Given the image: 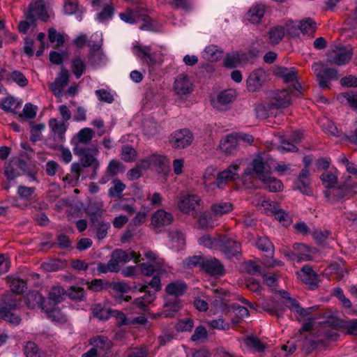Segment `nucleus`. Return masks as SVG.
Returning a JSON list of instances; mask_svg holds the SVG:
<instances>
[{
  "instance_id": "1",
  "label": "nucleus",
  "mask_w": 357,
  "mask_h": 357,
  "mask_svg": "<svg viewBox=\"0 0 357 357\" xmlns=\"http://www.w3.org/2000/svg\"><path fill=\"white\" fill-rule=\"evenodd\" d=\"M271 174L268 165L261 156L255 158L241 176V181L247 188H254V181L257 178L260 181L266 179Z\"/></svg>"
},
{
  "instance_id": "2",
  "label": "nucleus",
  "mask_w": 357,
  "mask_h": 357,
  "mask_svg": "<svg viewBox=\"0 0 357 357\" xmlns=\"http://www.w3.org/2000/svg\"><path fill=\"white\" fill-rule=\"evenodd\" d=\"M71 144L75 145L73 149V152L75 155L79 156L81 162V165L75 162L71 165V173L73 174V178L70 180L68 179V184H71L74 186L79 180L82 172V167L84 168L91 167L95 165L96 168H99L100 162L93 155L88 152L87 149L79 147L77 144L76 139L73 138L71 139Z\"/></svg>"
},
{
  "instance_id": "3",
  "label": "nucleus",
  "mask_w": 357,
  "mask_h": 357,
  "mask_svg": "<svg viewBox=\"0 0 357 357\" xmlns=\"http://www.w3.org/2000/svg\"><path fill=\"white\" fill-rule=\"evenodd\" d=\"M20 299L17 296L8 294L0 305V318L14 325L21 322V317L15 310L20 305Z\"/></svg>"
},
{
  "instance_id": "4",
  "label": "nucleus",
  "mask_w": 357,
  "mask_h": 357,
  "mask_svg": "<svg viewBox=\"0 0 357 357\" xmlns=\"http://www.w3.org/2000/svg\"><path fill=\"white\" fill-rule=\"evenodd\" d=\"M177 206L183 213L196 218L203 209V202L198 195H183L180 196Z\"/></svg>"
},
{
  "instance_id": "5",
  "label": "nucleus",
  "mask_w": 357,
  "mask_h": 357,
  "mask_svg": "<svg viewBox=\"0 0 357 357\" xmlns=\"http://www.w3.org/2000/svg\"><path fill=\"white\" fill-rule=\"evenodd\" d=\"M316 75L319 86L322 89L330 88L331 81L339 78L337 70L333 68H326L321 62H316L312 66Z\"/></svg>"
},
{
  "instance_id": "6",
  "label": "nucleus",
  "mask_w": 357,
  "mask_h": 357,
  "mask_svg": "<svg viewBox=\"0 0 357 357\" xmlns=\"http://www.w3.org/2000/svg\"><path fill=\"white\" fill-rule=\"evenodd\" d=\"M351 45H339L327 54L326 62L330 64L343 66L348 63L352 58Z\"/></svg>"
},
{
  "instance_id": "7",
  "label": "nucleus",
  "mask_w": 357,
  "mask_h": 357,
  "mask_svg": "<svg viewBox=\"0 0 357 357\" xmlns=\"http://www.w3.org/2000/svg\"><path fill=\"white\" fill-rule=\"evenodd\" d=\"M217 249L229 259L233 257L238 259L241 255V243L226 235L219 236Z\"/></svg>"
},
{
  "instance_id": "8",
  "label": "nucleus",
  "mask_w": 357,
  "mask_h": 357,
  "mask_svg": "<svg viewBox=\"0 0 357 357\" xmlns=\"http://www.w3.org/2000/svg\"><path fill=\"white\" fill-rule=\"evenodd\" d=\"M243 161L236 160L234 162L227 167L226 169L219 172L217 175L215 181L212 184L218 188L222 189L229 181H241V176L237 173Z\"/></svg>"
},
{
  "instance_id": "9",
  "label": "nucleus",
  "mask_w": 357,
  "mask_h": 357,
  "mask_svg": "<svg viewBox=\"0 0 357 357\" xmlns=\"http://www.w3.org/2000/svg\"><path fill=\"white\" fill-rule=\"evenodd\" d=\"M36 15L43 22H47L49 20V15L43 0H36L34 3H31L24 12L26 19L34 26L36 25Z\"/></svg>"
},
{
  "instance_id": "10",
  "label": "nucleus",
  "mask_w": 357,
  "mask_h": 357,
  "mask_svg": "<svg viewBox=\"0 0 357 357\" xmlns=\"http://www.w3.org/2000/svg\"><path fill=\"white\" fill-rule=\"evenodd\" d=\"M193 139V135L188 128L175 130L169 138V142L174 149H185L190 146Z\"/></svg>"
},
{
  "instance_id": "11",
  "label": "nucleus",
  "mask_w": 357,
  "mask_h": 357,
  "mask_svg": "<svg viewBox=\"0 0 357 357\" xmlns=\"http://www.w3.org/2000/svg\"><path fill=\"white\" fill-rule=\"evenodd\" d=\"M25 303L28 307L33 309L36 307H39L45 312L50 313L51 316L54 317L59 314L58 310H52V305L47 306V299L43 298V296L38 292L29 293L26 296Z\"/></svg>"
},
{
  "instance_id": "12",
  "label": "nucleus",
  "mask_w": 357,
  "mask_h": 357,
  "mask_svg": "<svg viewBox=\"0 0 357 357\" xmlns=\"http://www.w3.org/2000/svg\"><path fill=\"white\" fill-rule=\"evenodd\" d=\"M291 96L287 89L275 91L271 93L269 102L273 108H285L291 105Z\"/></svg>"
},
{
  "instance_id": "13",
  "label": "nucleus",
  "mask_w": 357,
  "mask_h": 357,
  "mask_svg": "<svg viewBox=\"0 0 357 357\" xmlns=\"http://www.w3.org/2000/svg\"><path fill=\"white\" fill-rule=\"evenodd\" d=\"M202 271L211 276L222 277L226 271L223 264L215 257H206Z\"/></svg>"
},
{
  "instance_id": "14",
  "label": "nucleus",
  "mask_w": 357,
  "mask_h": 357,
  "mask_svg": "<svg viewBox=\"0 0 357 357\" xmlns=\"http://www.w3.org/2000/svg\"><path fill=\"white\" fill-rule=\"evenodd\" d=\"M299 276L310 290L312 291L318 288L319 276L311 266H304L301 270Z\"/></svg>"
},
{
  "instance_id": "15",
  "label": "nucleus",
  "mask_w": 357,
  "mask_h": 357,
  "mask_svg": "<svg viewBox=\"0 0 357 357\" xmlns=\"http://www.w3.org/2000/svg\"><path fill=\"white\" fill-rule=\"evenodd\" d=\"M67 86V69L63 67L54 82L51 84L50 89L54 95L58 98V101L61 102V98L64 93V89Z\"/></svg>"
},
{
  "instance_id": "16",
  "label": "nucleus",
  "mask_w": 357,
  "mask_h": 357,
  "mask_svg": "<svg viewBox=\"0 0 357 357\" xmlns=\"http://www.w3.org/2000/svg\"><path fill=\"white\" fill-rule=\"evenodd\" d=\"M265 80V72L261 68L255 70L246 80L248 91L255 92L259 90L264 85Z\"/></svg>"
},
{
  "instance_id": "17",
  "label": "nucleus",
  "mask_w": 357,
  "mask_h": 357,
  "mask_svg": "<svg viewBox=\"0 0 357 357\" xmlns=\"http://www.w3.org/2000/svg\"><path fill=\"white\" fill-rule=\"evenodd\" d=\"M174 221L172 213L164 209L157 210L151 217V225L154 227H162L171 225Z\"/></svg>"
},
{
  "instance_id": "18",
  "label": "nucleus",
  "mask_w": 357,
  "mask_h": 357,
  "mask_svg": "<svg viewBox=\"0 0 357 357\" xmlns=\"http://www.w3.org/2000/svg\"><path fill=\"white\" fill-rule=\"evenodd\" d=\"M297 344L306 354H309L322 344V342L316 340L314 335L310 334L305 337L300 335V337L297 340Z\"/></svg>"
},
{
  "instance_id": "19",
  "label": "nucleus",
  "mask_w": 357,
  "mask_h": 357,
  "mask_svg": "<svg viewBox=\"0 0 357 357\" xmlns=\"http://www.w3.org/2000/svg\"><path fill=\"white\" fill-rule=\"evenodd\" d=\"M181 299L177 298H165L162 315L165 317L173 318L181 309Z\"/></svg>"
},
{
  "instance_id": "20",
  "label": "nucleus",
  "mask_w": 357,
  "mask_h": 357,
  "mask_svg": "<svg viewBox=\"0 0 357 357\" xmlns=\"http://www.w3.org/2000/svg\"><path fill=\"white\" fill-rule=\"evenodd\" d=\"M235 91L232 89H227L221 91L213 102V107L218 110H225L226 107L232 102L235 99Z\"/></svg>"
},
{
  "instance_id": "21",
  "label": "nucleus",
  "mask_w": 357,
  "mask_h": 357,
  "mask_svg": "<svg viewBox=\"0 0 357 357\" xmlns=\"http://www.w3.org/2000/svg\"><path fill=\"white\" fill-rule=\"evenodd\" d=\"M220 149L226 155H234L238 149V139L233 135H227L220 143Z\"/></svg>"
},
{
  "instance_id": "22",
  "label": "nucleus",
  "mask_w": 357,
  "mask_h": 357,
  "mask_svg": "<svg viewBox=\"0 0 357 357\" xmlns=\"http://www.w3.org/2000/svg\"><path fill=\"white\" fill-rule=\"evenodd\" d=\"M248 57L247 53L241 52H229L226 54L224 66L229 68H234L240 65L242 62H247Z\"/></svg>"
},
{
  "instance_id": "23",
  "label": "nucleus",
  "mask_w": 357,
  "mask_h": 357,
  "mask_svg": "<svg viewBox=\"0 0 357 357\" xmlns=\"http://www.w3.org/2000/svg\"><path fill=\"white\" fill-rule=\"evenodd\" d=\"M174 89L176 93L186 95L192 91V84L187 75L181 74L176 78Z\"/></svg>"
},
{
  "instance_id": "24",
  "label": "nucleus",
  "mask_w": 357,
  "mask_h": 357,
  "mask_svg": "<svg viewBox=\"0 0 357 357\" xmlns=\"http://www.w3.org/2000/svg\"><path fill=\"white\" fill-rule=\"evenodd\" d=\"M266 12V6L261 3H255L247 12L246 19L251 23H259Z\"/></svg>"
},
{
  "instance_id": "25",
  "label": "nucleus",
  "mask_w": 357,
  "mask_h": 357,
  "mask_svg": "<svg viewBox=\"0 0 357 357\" xmlns=\"http://www.w3.org/2000/svg\"><path fill=\"white\" fill-rule=\"evenodd\" d=\"M49 126L54 134V138L59 142H63L66 130L65 123L56 119H51L49 120Z\"/></svg>"
},
{
  "instance_id": "26",
  "label": "nucleus",
  "mask_w": 357,
  "mask_h": 357,
  "mask_svg": "<svg viewBox=\"0 0 357 357\" xmlns=\"http://www.w3.org/2000/svg\"><path fill=\"white\" fill-rule=\"evenodd\" d=\"M151 168L158 174H167L169 170V162L166 157L158 154L151 155Z\"/></svg>"
},
{
  "instance_id": "27",
  "label": "nucleus",
  "mask_w": 357,
  "mask_h": 357,
  "mask_svg": "<svg viewBox=\"0 0 357 357\" xmlns=\"http://www.w3.org/2000/svg\"><path fill=\"white\" fill-rule=\"evenodd\" d=\"M66 294V290L59 285L53 286L49 292L47 301V306H52V310H56L54 305L62 301Z\"/></svg>"
},
{
  "instance_id": "28",
  "label": "nucleus",
  "mask_w": 357,
  "mask_h": 357,
  "mask_svg": "<svg viewBox=\"0 0 357 357\" xmlns=\"http://www.w3.org/2000/svg\"><path fill=\"white\" fill-rule=\"evenodd\" d=\"M165 290L169 296H173L174 298H178L179 296H183L187 291L188 285L185 282L178 280L168 284Z\"/></svg>"
},
{
  "instance_id": "29",
  "label": "nucleus",
  "mask_w": 357,
  "mask_h": 357,
  "mask_svg": "<svg viewBox=\"0 0 357 357\" xmlns=\"http://www.w3.org/2000/svg\"><path fill=\"white\" fill-rule=\"evenodd\" d=\"M91 222V227L96 230L97 238L99 240L105 238L107 236V230L110 227V223L104 221L103 218L95 219Z\"/></svg>"
},
{
  "instance_id": "30",
  "label": "nucleus",
  "mask_w": 357,
  "mask_h": 357,
  "mask_svg": "<svg viewBox=\"0 0 357 357\" xmlns=\"http://www.w3.org/2000/svg\"><path fill=\"white\" fill-rule=\"evenodd\" d=\"M270 210L273 215L275 216L280 222L287 226L289 224V215L284 210L281 209L276 202H271L268 204Z\"/></svg>"
},
{
  "instance_id": "31",
  "label": "nucleus",
  "mask_w": 357,
  "mask_h": 357,
  "mask_svg": "<svg viewBox=\"0 0 357 357\" xmlns=\"http://www.w3.org/2000/svg\"><path fill=\"white\" fill-rule=\"evenodd\" d=\"M113 262L114 266H116V271L120 270V264H124L130 261L129 254L121 249H116L112 253L110 259Z\"/></svg>"
},
{
  "instance_id": "32",
  "label": "nucleus",
  "mask_w": 357,
  "mask_h": 357,
  "mask_svg": "<svg viewBox=\"0 0 357 357\" xmlns=\"http://www.w3.org/2000/svg\"><path fill=\"white\" fill-rule=\"evenodd\" d=\"M7 282L9 284L10 290L13 293L20 294L26 289V283L25 281L19 278H13L12 276L6 277Z\"/></svg>"
},
{
  "instance_id": "33",
  "label": "nucleus",
  "mask_w": 357,
  "mask_h": 357,
  "mask_svg": "<svg viewBox=\"0 0 357 357\" xmlns=\"http://www.w3.org/2000/svg\"><path fill=\"white\" fill-rule=\"evenodd\" d=\"M23 351L26 357H46V354L31 341L25 343Z\"/></svg>"
},
{
  "instance_id": "34",
  "label": "nucleus",
  "mask_w": 357,
  "mask_h": 357,
  "mask_svg": "<svg viewBox=\"0 0 357 357\" xmlns=\"http://www.w3.org/2000/svg\"><path fill=\"white\" fill-rule=\"evenodd\" d=\"M298 28L303 34L313 36L317 29V23L312 18L307 17L299 22Z\"/></svg>"
},
{
  "instance_id": "35",
  "label": "nucleus",
  "mask_w": 357,
  "mask_h": 357,
  "mask_svg": "<svg viewBox=\"0 0 357 357\" xmlns=\"http://www.w3.org/2000/svg\"><path fill=\"white\" fill-rule=\"evenodd\" d=\"M90 344L93 346V348H96L97 351L102 350L103 351H107L112 347L111 341L104 336H98L91 338L90 340Z\"/></svg>"
},
{
  "instance_id": "36",
  "label": "nucleus",
  "mask_w": 357,
  "mask_h": 357,
  "mask_svg": "<svg viewBox=\"0 0 357 357\" xmlns=\"http://www.w3.org/2000/svg\"><path fill=\"white\" fill-rule=\"evenodd\" d=\"M233 210V205L228 202H218L211 206V211L214 215L221 216Z\"/></svg>"
},
{
  "instance_id": "37",
  "label": "nucleus",
  "mask_w": 357,
  "mask_h": 357,
  "mask_svg": "<svg viewBox=\"0 0 357 357\" xmlns=\"http://www.w3.org/2000/svg\"><path fill=\"white\" fill-rule=\"evenodd\" d=\"M223 52L216 45H209L204 50V57L210 61H216L222 56Z\"/></svg>"
},
{
  "instance_id": "38",
  "label": "nucleus",
  "mask_w": 357,
  "mask_h": 357,
  "mask_svg": "<svg viewBox=\"0 0 357 357\" xmlns=\"http://www.w3.org/2000/svg\"><path fill=\"white\" fill-rule=\"evenodd\" d=\"M265 185V188L268 190L270 192H279L283 188L282 181L271 174L268 175L266 179L261 181Z\"/></svg>"
},
{
  "instance_id": "39",
  "label": "nucleus",
  "mask_w": 357,
  "mask_h": 357,
  "mask_svg": "<svg viewBox=\"0 0 357 357\" xmlns=\"http://www.w3.org/2000/svg\"><path fill=\"white\" fill-rule=\"evenodd\" d=\"M89 214L90 220L102 218L104 212L103 203L102 202H94L89 206Z\"/></svg>"
},
{
  "instance_id": "40",
  "label": "nucleus",
  "mask_w": 357,
  "mask_h": 357,
  "mask_svg": "<svg viewBox=\"0 0 357 357\" xmlns=\"http://www.w3.org/2000/svg\"><path fill=\"white\" fill-rule=\"evenodd\" d=\"M284 29L282 26L271 28L268 31L270 43L278 44L284 36Z\"/></svg>"
},
{
  "instance_id": "41",
  "label": "nucleus",
  "mask_w": 357,
  "mask_h": 357,
  "mask_svg": "<svg viewBox=\"0 0 357 357\" xmlns=\"http://www.w3.org/2000/svg\"><path fill=\"white\" fill-rule=\"evenodd\" d=\"M277 75L282 77L285 83L294 82L297 79V73L294 68H281L278 70Z\"/></svg>"
},
{
  "instance_id": "42",
  "label": "nucleus",
  "mask_w": 357,
  "mask_h": 357,
  "mask_svg": "<svg viewBox=\"0 0 357 357\" xmlns=\"http://www.w3.org/2000/svg\"><path fill=\"white\" fill-rule=\"evenodd\" d=\"M68 15H74L77 21H81L84 8L79 6L77 0H68Z\"/></svg>"
},
{
  "instance_id": "43",
  "label": "nucleus",
  "mask_w": 357,
  "mask_h": 357,
  "mask_svg": "<svg viewBox=\"0 0 357 357\" xmlns=\"http://www.w3.org/2000/svg\"><path fill=\"white\" fill-rule=\"evenodd\" d=\"M256 245L259 250L267 252L269 255L273 256L274 252V246L268 237H259L256 243Z\"/></svg>"
},
{
  "instance_id": "44",
  "label": "nucleus",
  "mask_w": 357,
  "mask_h": 357,
  "mask_svg": "<svg viewBox=\"0 0 357 357\" xmlns=\"http://www.w3.org/2000/svg\"><path fill=\"white\" fill-rule=\"evenodd\" d=\"M71 70L75 77L79 78L85 72L86 64L79 56H77L72 61Z\"/></svg>"
},
{
  "instance_id": "45",
  "label": "nucleus",
  "mask_w": 357,
  "mask_h": 357,
  "mask_svg": "<svg viewBox=\"0 0 357 357\" xmlns=\"http://www.w3.org/2000/svg\"><path fill=\"white\" fill-rule=\"evenodd\" d=\"M17 107H20L19 103H17L15 99L11 96L6 97L0 102V108L6 112L17 114L15 109Z\"/></svg>"
},
{
  "instance_id": "46",
  "label": "nucleus",
  "mask_w": 357,
  "mask_h": 357,
  "mask_svg": "<svg viewBox=\"0 0 357 357\" xmlns=\"http://www.w3.org/2000/svg\"><path fill=\"white\" fill-rule=\"evenodd\" d=\"M352 186L350 185H342L333 190V197L337 199L349 197L352 195Z\"/></svg>"
},
{
  "instance_id": "47",
  "label": "nucleus",
  "mask_w": 357,
  "mask_h": 357,
  "mask_svg": "<svg viewBox=\"0 0 357 357\" xmlns=\"http://www.w3.org/2000/svg\"><path fill=\"white\" fill-rule=\"evenodd\" d=\"M85 283L87 284L89 290L95 292H99L103 289H109V286H107V284H109V281L102 279H93L91 281L86 282Z\"/></svg>"
},
{
  "instance_id": "48",
  "label": "nucleus",
  "mask_w": 357,
  "mask_h": 357,
  "mask_svg": "<svg viewBox=\"0 0 357 357\" xmlns=\"http://www.w3.org/2000/svg\"><path fill=\"white\" fill-rule=\"evenodd\" d=\"M95 136L94 131L89 128H82L77 135V141L79 143L87 144L90 143L93 137Z\"/></svg>"
},
{
  "instance_id": "49",
  "label": "nucleus",
  "mask_w": 357,
  "mask_h": 357,
  "mask_svg": "<svg viewBox=\"0 0 357 357\" xmlns=\"http://www.w3.org/2000/svg\"><path fill=\"white\" fill-rule=\"evenodd\" d=\"M85 297V291L83 287L71 286L68 289V298L75 301H82Z\"/></svg>"
},
{
  "instance_id": "50",
  "label": "nucleus",
  "mask_w": 357,
  "mask_h": 357,
  "mask_svg": "<svg viewBox=\"0 0 357 357\" xmlns=\"http://www.w3.org/2000/svg\"><path fill=\"white\" fill-rule=\"evenodd\" d=\"M137 156L136 150L130 145H125L121 149V159L127 162H133Z\"/></svg>"
},
{
  "instance_id": "51",
  "label": "nucleus",
  "mask_w": 357,
  "mask_h": 357,
  "mask_svg": "<svg viewBox=\"0 0 357 357\" xmlns=\"http://www.w3.org/2000/svg\"><path fill=\"white\" fill-rule=\"evenodd\" d=\"M126 185L119 179L113 181V186L109 189L108 195L111 197H119L125 190Z\"/></svg>"
},
{
  "instance_id": "52",
  "label": "nucleus",
  "mask_w": 357,
  "mask_h": 357,
  "mask_svg": "<svg viewBox=\"0 0 357 357\" xmlns=\"http://www.w3.org/2000/svg\"><path fill=\"white\" fill-rule=\"evenodd\" d=\"M230 308L233 310V312L235 313L237 319H233V322L236 324L239 323V319H243L245 317H248L249 315V311L248 310L243 306H241L238 303H233L231 305Z\"/></svg>"
},
{
  "instance_id": "53",
  "label": "nucleus",
  "mask_w": 357,
  "mask_h": 357,
  "mask_svg": "<svg viewBox=\"0 0 357 357\" xmlns=\"http://www.w3.org/2000/svg\"><path fill=\"white\" fill-rule=\"evenodd\" d=\"M206 258V257L201 255H193L185 259L184 263L187 268H192L199 266L202 270Z\"/></svg>"
},
{
  "instance_id": "54",
  "label": "nucleus",
  "mask_w": 357,
  "mask_h": 357,
  "mask_svg": "<svg viewBox=\"0 0 357 357\" xmlns=\"http://www.w3.org/2000/svg\"><path fill=\"white\" fill-rule=\"evenodd\" d=\"M135 54L143 61H153V57L150 54L151 48L149 47H142L140 45H135L133 47Z\"/></svg>"
},
{
  "instance_id": "55",
  "label": "nucleus",
  "mask_w": 357,
  "mask_h": 357,
  "mask_svg": "<svg viewBox=\"0 0 357 357\" xmlns=\"http://www.w3.org/2000/svg\"><path fill=\"white\" fill-rule=\"evenodd\" d=\"M273 107L268 103L259 104L255 107L256 116L260 119H265L269 116V110L272 109Z\"/></svg>"
},
{
  "instance_id": "56",
  "label": "nucleus",
  "mask_w": 357,
  "mask_h": 357,
  "mask_svg": "<svg viewBox=\"0 0 357 357\" xmlns=\"http://www.w3.org/2000/svg\"><path fill=\"white\" fill-rule=\"evenodd\" d=\"M123 165L122 162L112 160L109 162L107 168V174H109L111 177L115 176L119 172L123 171Z\"/></svg>"
},
{
  "instance_id": "57",
  "label": "nucleus",
  "mask_w": 357,
  "mask_h": 357,
  "mask_svg": "<svg viewBox=\"0 0 357 357\" xmlns=\"http://www.w3.org/2000/svg\"><path fill=\"white\" fill-rule=\"evenodd\" d=\"M323 185L327 188H333L337 181V177L331 172H325L320 177Z\"/></svg>"
},
{
  "instance_id": "58",
  "label": "nucleus",
  "mask_w": 357,
  "mask_h": 357,
  "mask_svg": "<svg viewBox=\"0 0 357 357\" xmlns=\"http://www.w3.org/2000/svg\"><path fill=\"white\" fill-rule=\"evenodd\" d=\"M245 345L255 349L258 352H263L265 345L256 337L250 336L245 339Z\"/></svg>"
},
{
  "instance_id": "59",
  "label": "nucleus",
  "mask_w": 357,
  "mask_h": 357,
  "mask_svg": "<svg viewBox=\"0 0 357 357\" xmlns=\"http://www.w3.org/2000/svg\"><path fill=\"white\" fill-rule=\"evenodd\" d=\"M294 189L299 190L301 192L306 195H310L312 194L310 181L297 179L294 182Z\"/></svg>"
},
{
  "instance_id": "60",
  "label": "nucleus",
  "mask_w": 357,
  "mask_h": 357,
  "mask_svg": "<svg viewBox=\"0 0 357 357\" xmlns=\"http://www.w3.org/2000/svg\"><path fill=\"white\" fill-rule=\"evenodd\" d=\"M93 314L95 317L101 320H107L109 317L111 310L102 307L100 305H96L92 310Z\"/></svg>"
},
{
  "instance_id": "61",
  "label": "nucleus",
  "mask_w": 357,
  "mask_h": 357,
  "mask_svg": "<svg viewBox=\"0 0 357 357\" xmlns=\"http://www.w3.org/2000/svg\"><path fill=\"white\" fill-rule=\"evenodd\" d=\"M48 38L50 43H56L57 46L62 45L65 39L62 34L58 33L56 30L54 28H50L48 30Z\"/></svg>"
},
{
  "instance_id": "62",
  "label": "nucleus",
  "mask_w": 357,
  "mask_h": 357,
  "mask_svg": "<svg viewBox=\"0 0 357 357\" xmlns=\"http://www.w3.org/2000/svg\"><path fill=\"white\" fill-rule=\"evenodd\" d=\"M36 115V107L31 103L25 104L22 112L20 114L19 119H22L25 118L26 119H33Z\"/></svg>"
},
{
  "instance_id": "63",
  "label": "nucleus",
  "mask_w": 357,
  "mask_h": 357,
  "mask_svg": "<svg viewBox=\"0 0 357 357\" xmlns=\"http://www.w3.org/2000/svg\"><path fill=\"white\" fill-rule=\"evenodd\" d=\"M331 234V232L328 230H315L312 233V236L317 244L323 245Z\"/></svg>"
},
{
  "instance_id": "64",
  "label": "nucleus",
  "mask_w": 357,
  "mask_h": 357,
  "mask_svg": "<svg viewBox=\"0 0 357 357\" xmlns=\"http://www.w3.org/2000/svg\"><path fill=\"white\" fill-rule=\"evenodd\" d=\"M340 96L347 100V103L353 109H357V92L349 91L347 92L342 93Z\"/></svg>"
}]
</instances>
